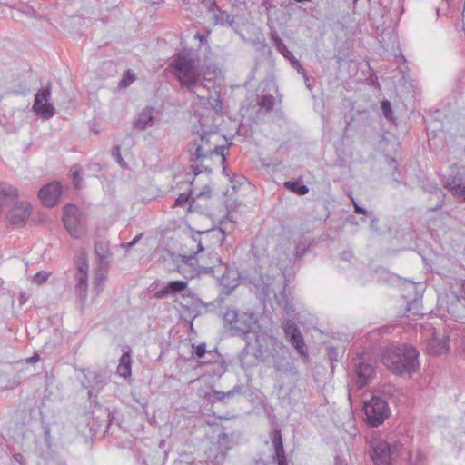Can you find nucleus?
Wrapping results in <instances>:
<instances>
[{"instance_id":"f257e3e1","label":"nucleus","mask_w":465,"mask_h":465,"mask_svg":"<svg viewBox=\"0 0 465 465\" xmlns=\"http://www.w3.org/2000/svg\"><path fill=\"white\" fill-rule=\"evenodd\" d=\"M223 323L231 335L240 336L245 341L244 351L256 360L272 364L280 372L292 371L294 367L288 360V348L261 328L255 313L227 309Z\"/></svg>"},{"instance_id":"f03ea898","label":"nucleus","mask_w":465,"mask_h":465,"mask_svg":"<svg viewBox=\"0 0 465 465\" xmlns=\"http://www.w3.org/2000/svg\"><path fill=\"white\" fill-rule=\"evenodd\" d=\"M168 68L182 87H186L200 100H214L219 103V92L203 85L201 81H212L220 74L216 66H208L204 70L199 54L193 50L184 49L173 55Z\"/></svg>"},{"instance_id":"7ed1b4c3","label":"nucleus","mask_w":465,"mask_h":465,"mask_svg":"<svg viewBox=\"0 0 465 465\" xmlns=\"http://www.w3.org/2000/svg\"><path fill=\"white\" fill-rule=\"evenodd\" d=\"M419 351L412 346H391L381 357L382 364L393 374L404 375L416 372L420 367Z\"/></svg>"},{"instance_id":"20e7f679","label":"nucleus","mask_w":465,"mask_h":465,"mask_svg":"<svg viewBox=\"0 0 465 465\" xmlns=\"http://www.w3.org/2000/svg\"><path fill=\"white\" fill-rule=\"evenodd\" d=\"M199 126L193 130L194 138L188 144V152L192 161H202L213 153L220 155L225 160L224 152L228 149L226 145H217L221 135L213 130H205L203 124L199 121Z\"/></svg>"},{"instance_id":"39448f33","label":"nucleus","mask_w":465,"mask_h":465,"mask_svg":"<svg viewBox=\"0 0 465 465\" xmlns=\"http://www.w3.org/2000/svg\"><path fill=\"white\" fill-rule=\"evenodd\" d=\"M408 439L389 443L381 437H374L369 441L370 457L374 465H391L394 457L399 456L405 449Z\"/></svg>"},{"instance_id":"423d86ee","label":"nucleus","mask_w":465,"mask_h":465,"mask_svg":"<svg viewBox=\"0 0 465 465\" xmlns=\"http://www.w3.org/2000/svg\"><path fill=\"white\" fill-rule=\"evenodd\" d=\"M363 411L364 420L371 427L381 425L391 413L388 403L378 396H372L369 401H365Z\"/></svg>"},{"instance_id":"0eeeda50","label":"nucleus","mask_w":465,"mask_h":465,"mask_svg":"<svg viewBox=\"0 0 465 465\" xmlns=\"http://www.w3.org/2000/svg\"><path fill=\"white\" fill-rule=\"evenodd\" d=\"M63 222L65 229L74 238H81L85 232V226L82 222L79 209L74 204H67L64 208Z\"/></svg>"},{"instance_id":"6e6552de","label":"nucleus","mask_w":465,"mask_h":465,"mask_svg":"<svg viewBox=\"0 0 465 465\" xmlns=\"http://www.w3.org/2000/svg\"><path fill=\"white\" fill-rule=\"evenodd\" d=\"M89 266L85 252L81 253L77 259V272L74 275V292L82 303H84L88 292Z\"/></svg>"},{"instance_id":"1a4fd4ad","label":"nucleus","mask_w":465,"mask_h":465,"mask_svg":"<svg viewBox=\"0 0 465 465\" xmlns=\"http://www.w3.org/2000/svg\"><path fill=\"white\" fill-rule=\"evenodd\" d=\"M282 328L286 338L292 347L297 351L303 361H307L309 360L307 345L297 325L289 319L283 322Z\"/></svg>"},{"instance_id":"9d476101","label":"nucleus","mask_w":465,"mask_h":465,"mask_svg":"<svg viewBox=\"0 0 465 465\" xmlns=\"http://www.w3.org/2000/svg\"><path fill=\"white\" fill-rule=\"evenodd\" d=\"M51 98V87L47 85L42 89H40L35 97V102L33 105L34 111L36 114L40 115L44 119H50L55 114V109L54 105L49 103Z\"/></svg>"},{"instance_id":"9b49d317","label":"nucleus","mask_w":465,"mask_h":465,"mask_svg":"<svg viewBox=\"0 0 465 465\" xmlns=\"http://www.w3.org/2000/svg\"><path fill=\"white\" fill-rule=\"evenodd\" d=\"M161 112L153 106H145L137 113L134 128L139 131H144L148 128L156 126L160 122Z\"/></svg>"},{"instance_id":"f8f14e48","label":"nucleus","mask_w":465,"mask_h":465,"mask_svg":"<svg viewBox=\"0 0 465 465\" xmlns=\"http://www.w3.org/2000/svg\"><path fill=\"white\" fill-rule=\"evenodd\" d=\"M32 214V205L27 201H16L7 213L12 225L24 226Z\"/></svg>"},{"instance_id":"ddd939ff","label":"nucleus","mask_w":465,"mask_h":465,"mask_svg":"<svg viewBox=\"0 0 465 465\" xmlns=\"http://www.w3.org/2000/svg\"><path fill=\"white\" fill-rule=\"evenodd\" d=\"M225 239V232L223 229H213L206 232H198L193 234L190 240L192 245H195L197 252H203L207 247L204 246L206 241L212 240L213 243L221 245Z\"/></svg>"},{"instance_id":"4468645a","label":"nucleus","mask_w":465,"mask_h":465,"mask_svg":"<svg viewBox=\"0 0 465 465\" xmlns=\"http://www.w3.org/2000/svg\"><path fill=\"white\" fill-rule=\"evenodd\" d=\"M62 193V187L59 183H51L42 187L39 191V198L44 205L54 206Z\"/></svg>"},{"instance_id":"2eb2a0df","label":"nucleus","mask_w":465,"mask_h":465,"mask_svg":"<svg viewBox=\"0 0 465 465\" xmlns=\"http://www.w3.org/2000/svg\"><path fill=\"white\" fill-rule=\"evenodd\" d=\"M86 382H83V385L88 389V397L92 399L96 397L98 392L106 384V379L104 374L97 371H89L85 374Z\"/></svg>"},{"instance_id":"dca6fc26","label":"nucleus","mask_w":465,"mask_h":465,"mask_svg":"<svg viewBox=\"0 0 465 465\" xmlns=\"http://www.w3.org/2000/svg\"><path fill=\"white\" fill-rule=\"evenodd\" d=\"M240 274L234 268L226 265L225 272L219 280L220 285L223 288V292L229 294L240 283Z\"/></svg>"},{"instance_id":"f3484780","label":"nucleus","mask_w":465,"mask_h":465,"mask_svg":"<svg viewBox=\"0 0 465 465\" xmlns=\"http://www.w3.org/2000/svg\"><path fill=\"white\" fill-rule=\"evenodd\" d=\"M183 293L184 296L189 293L188 283L185 281H170L165 287L157 291L154 297L163 299L170 294Z\"/></svg>"},{"instance_id":"a211bd4d","label":"nucleus","mask_w":465,"mask_h":465,"mask_svg":"<svg viewBox=\"0 0 465 465\" xmlns=\"http://www.w3.org/2000/svg\"><path fill=\"white\" fill-rule=\"evenodd\" d=\"M407 287L410 291H413L415 292V297L413 302L407 304V312L413 315H422L421 312V297L423 292V286L421 283H416L413 282H409Z\"/></svg>"},{"instance_id":"6ab92c4d","label":"nucleus","mask_w":465,"mask_h":465,"mask_svg":"<svg viewBox=\"0 0 465 465\" xmlns=\"http://www.w3.org/2000/svg\"><path fill=\"white\" fill-rule=\"evenodd\" d=\"M232 438L226 433L219 434L217 440L218 452L213 457V460L212 461L213 465H221V463L224 460L227 452L232 449Z\"/></svg>"},{"instance_id":"aec40b11","label":"nucleus","mask_w":465,"mask_h":465,"mask_svg":"<svg viewBox=\"0 0 465 465\" xmlns=\"http://www.w3.org/2000/svg\"><path fill=\"white\" fill-rule=\"evenodd\" d=\"M356 384L358 388L365 386L374 375V367L367 362L360 361L355 365Z\"/></svg>"},{"instance_id":"412c9836","label":"nucleus","mask_w":465,"mask_h":465,"mask_svg":"<svg viewBox=\"0 0 465 465\" xmlns=\"http://www.w3.org/2000/svg\"><path fill=\"white\" fill-rule=\"evenodd\" d=\"M274 279L269 276H261L260 279L253 282V285L262 295L264 301L271 300L272 297L276 298Z\"/></svg>"},{"instance_id":"4be33fe9","label":"nucleus","mask_w":465,"mask_h":465,"mask_svg":"<svg viewBox=\"0 0 465 465\" xmlns=\"http://www.w3.org/2000/svg\"><path fill=\"white\" fill-rule=\"evenodd\" d=\"M449 351V341L445 338L433 337L427 345V352L431 355L446 353Z\"/></svg>"},{"instance_id":"5701e85b","label":"nucleus","mask_w":465,"mask_h":465,"mask_svg":"<svg viewBox=\"0 0 465 465\" xmlns=\"http://www.w3.org/2000/svg\"><path fill=\"white\" fill-rule=\"evenodd\" d=\"M272 442L275 450L274 459L277 460L278 465H288L280 430L273 432Z\"/></svg>"},{"instance_id":"b1692460","label":"nucleus","mask_w":465,"mask_h":465,"mask_svg":"<svg viewBox=\"0 0 465 465\" xmlns=\"http://www.w3.org/2000/svg\"><path fill=\"white\" fill-rule=\"evenodd\" d=\"M445 187L465 202V183L460 177L448 179Z\"/></svg>"},{"instance_id":"393cba45","label":"nucleus","mask_w":465,"mask_h":465,"mask_svg":"<svg viewBox=\"0 0 465 465\" xmlns=\"http://www.w3.org/2000/svg\"><path fill=\"white\" fill-rule=\"evenodd\" d=\"M116 373L124 379L131 377L132 374V359L130 352L122 354L119 364L117 366Z\"/></svg>"},{"instance_id":"a878e982","label":"nucleus","mask_w":465,"mask_h":465,"mask_svg":"<svg viewBox=\"0 0 465 465\" xmlns=\"http://www.w3.org/2000/svg\"><path fill=\"white\" fill-rule=\"evenodd\" d=\"M18 197V189L12 184L0 182V204Z\"/></svg>"},{"instance_id":"bb28decb","label":"nucleus","mask_w":465,"mask_h":465,"mask_svg":"<svg viewBox=\"0 0 465 465\" xmlns=\"http://www.w3.org/2000/svg\"><path fill=\"white\" fill-rule=\"evenodd\" d=\"M425 458L424 453L420 449H416L408 452L407 461L410 465H422Z\"/></svg>"},{"instance_id":"cd10ccee","label":"nucleus","mask_w":465,"mask_h":465,"mask_svg":"<svg viewBox=\"0 0 465 465\" xmlns=\"http://www.w3.org/2000/svg\"><path fill=\"white\" fill-rule=\"evenodd\" d=\"M283 184L284 187L297 193L298 195H304L309 192V188L304 184H301L299 182L287 181L284 182Z\"/></svg>"},{"instance_id":"c85d7f7f","label":"nucleus","mask_w":465,"mask_h":465,"mask_svg":"<svg viewBox=\"0 0 465 465\" xmlns=\"http://www.w3.org/2000/svg\"><path fill=\"white\" fill-rule=\"evenodd\" d=\"M309 246L310 242H308V240L302 237L300 238L295 245V256L297 258L302 257L305 254Z\"/></svg>"},{"instance_id":"c756f323","label":"nucleus","mask_w":465,"mask_h":465,"mask_svg":"<svg viewBox=\"0 0 465 465\" xmlns=\"http://www.w3.org/2000/svg\"><path fill=\"white\" fill-rule=\"evenodd\" d=\"M106 279V272L103 269H99L95 272L94 278V288L96 289L97 294H99L103 290V282Z\"/></svg>"},{"instance_id":"7c9ffc66","label":"nucleus","mask_w":465,"mask_h":465,"mask_svg":"<svg viewBox=\"0 0 465 465\" xmlns=\"http://www.w3.org/2000/svg\"><path fill=\"white\" fill-rule=\"evenodd\" d=\"M136 79L135 74L131 71L127 70L121 81L119 82L120 88H125L131 85Z\"/></svg>"},{"instance_id":"2f4dec72","label":"nucleus","mask_w":465,"mask_h":465,"mask_svg":"<svg viewBox=\"0 0 465 465\" xmlns=\"http://www.w3.org/2000/svg\"><path fill=\"white\" fill-rule=\"evenodd\" d=\"M275 45L277 47V50L285 57H292V52L287 48V46L284 45L282 39L280 38H274Z\"/></svg>"},{"instance_id":"473e14b6","label":"nucleus","mask_w":465,"mask_h":465,"mask_svg":"<svg viewBox=\"0 0 465 465\" xmlns=\"http://www.w3.org/2000/svg\"><path fill=\"white\" fill-rule=\"evenodd\" d=\"M381 109L386 119H388L389 121H393V112L391 109V103L389 101H382L381 104Z\"/></svg>"},{"instance_id":"72a5a7b5","label":"nucleus","mask_w":465,"mask_h":465,"mask_svg":"<svg viewBox=\"0 0 465 465\" xmlns=\"http://www.w3.org/2000/svg\"><path fill=\"white\" fill-rule=\"evenodd\" d=\"M193 352L192 356L196 358H203L205 355L206 352V346L205 343H200V344H192Z\"/></svg>"},{"instance_id":"f704fd0d","label":"nucleus","mask_w":465,"mask_h":465,"mask_svg":"<svg viewBox=\"0 0 465 465\" xmlns=\"http://www.w3.org/2000/svg\"><path fill=\"white\" fill-rule=\"evenodd\" d=\"M259 105L266 110H271L274 106V97L272 95H263L259 102Z\"/></svg>"},{"instance_id":"c9c22d12","label":"nucleus","mask_w":465,"mask_h":465,"mask_svg":"<svg viewBox=\"0 0 465 465\" xmlns=\"http://www.w3.org/2000/svg\"><path fill=\"white\" fill-rule=\"evenodd\" d=\"M49 275H50L49 272H47L45 271H41L33 276L32 281L34 283L40 285L47 281Z\"/></svg>"},{"instance_id":"e433bc0d","label":"nucleus","mask_w":465,"mask_h":465,"mask_svg":"<svg viewBox=\"0 0 465 465\" xmlns=\"http://www.w3.org/2000/svg\"><path fill=\"white\" fill-rule=\"evenodd\" d=\"M71 176L74 180V187L80 188V178H79V168L77 166H74L71 170Z\"/></svg>"},{"instance_id":"4c0bfd02","label":"nucleus","mask_w":465,"mask_h":465,"mask_svg":"<svg viewBox=\"0 0 465 465\" xmlns=\"http://www.w3.org/2000/svg\"><path fill=\"white\" fill-rule=\"evenodd\" d=\"M288 60L290 61L291 64L292 65L293 68H295L300 74H304V69L302 68V64H300V62L294 57V55L292 54V57H289Z\"/></svg>"},{"instance_id":"58836bf2","label":"nucleus","mask_w":465,"mask_h":465,"mask_svg":"<svg viewBox=\"0 0 465 465\" xmlns=\"http://www.w3.org/2000/svg\"><path fill=\"white\" fill-rule=\"evenodd\" d=\"M189 201V195L186 193H181L175 200V203L178 206H183Z\"/></svg>"},{"instance_id":"ea45409f","label":"nucleus","mask_w":465,"mask_h":465,"mask_svg":"<svg viewBox=\"0 0 465 465\" xmlns=\"http://www.w3.org/2000/svg\"><path fill=\"white\" fill-rule=\"evenodd\" d=\"M113 155L114 157H115L119 163V164L122 166V167H125V163L124 161L123 160V158L121 157V154H120V148L119 147H116L113 150Z\"/></svg>"},{"instance_id":"a19ab883","label":"nucleus","mask_w":465,"mask_h":465,"mask_svg":"<svg viewBox=\"0 0 465 465\" xmlns=\"http://www.w3.org/2000/svg\"><path fill=\"white\" fill-rule=\"evenodd\" d=\"M113 155L114 157H115L119 163V164L122 166V167H125V163L124 161L123 160V158L121 157V154H120V148L119 147H116L113 150Z\"/></svg>"},{"instance_id":"79ce46f5","label":"nucleus","mask_w":465,"mask_h":465,"mask_svg":"<svg viewBox=\"0 0 465 465\" xmlns=\"http://www.w3.org/2000/svg\"><path fill=\"white\" fill-rule=\"evenodd\" d=\"M113 155L114 157H115L119 163V164L122 166V167H125V163L124 161L123 160V158L121 157V154H120V148L119 147H116L113 150Z\"/></svg>"},{"instance_id":"37998d69","label":"nucleus","mask_w":465,"mask_h":465,"mask_svg":"<svg viewBox=\"0 0 465 465\" xmlns=\"http://www.w3.org/2000/svg\"><path fill=\"white\" fill-rule=\"evenodd\" d=\"M284 311H285L287 316L291 317L292 319L298 320V315L294 312L293 310H291L287 302H285V304H284Z\"/></svg>"},{"instance_id":"c03bdc74","label":"nucleus","mask_w":465,"mask_h":465,"mask_svg":"<svg viewBox=\"0 0 465 465\" xmlns=\"http://www.w3.org/2000/svg\"><path fill=\"white\" fill-rule=\"evenodd\" d=\"M351 201L353 203V205H354V208H355V212L358 213L365 214L366 213V210L364 208L361 207L352 197H351Z\"/></svg>"},{"instance_id":"a18cd8bd","label":"nucleus","mask_w":465,"mask_h":465,"mask_svg":"<svg viewBox=\"0 0 465 465\" xmlns=\"http://www.w3.org/2000/svg\"><path fill=\"white\" fill-rule=\"evenodd\" d=\"M14 460L21 464V465H25V457L21 454V453H15L14 455Z\"/></svg>"},{"instance_id":"49530a36","label":"nucleus","mask_w":465,"mask_h":465,"mask_svg":"<svg viewBox=\"0 0 465 465\" xmlns=\"http://www.w3.org/2000/svg\"><path fill=\"white\" fill-rule=\"evenodd\" d=\"M225 23H226L229 26H232V25H233V23H234V18H233V16H232V15H226Z\"/></svg>"},{"instance_id":"de8ad7c7","label":"nucleus","mask_w":465,"mask_h":465,"mask_svg":"<svg viewBox=\"0 0 465 465\" xmlns=\"http://www.w3.org/2000/svg\"><path fill=\"white\" fill-rule=\"evenodd\" d=\"M202 1V4L208 6L209 8H211L213 5H215V1L214 0H201Z\"/></svg>"},{"instance_id":"09e8293b","label":"nucleus","mask_w":465,"mask_h":465,"mask_svg":"<svg viewBox=\"0 0 465 465\" xmlns=\"http://www.w3.org/2000/svg\"><path fill=\"white\" fill-rule=\"evenodd\" d=\"M352 254L351 252H343L341 254V259L344 261H349L351 258Z\"/></svg>"},{"instance_id":"8fccbe9b","label":"nucleus","mask_w":465,"mask_h":465,"mask_svg":"<svg viewBox=\"0 0 465 465\" xmlns=\"http://www.w3.org/2000/svg\"><path fill=\"white\" fill-rule=\"evenodd\" d=\"M195 38L199 39V41H200L201 43H203L204 41H206L207 35H200V34H196V35H195Z\"/></svg>"},{"instance_id":"3c124183","label":"nucleus","mask_w":465,"mask_h":465,"mask_svg":"<svg viewBox=\"0 0 465 465\" xmlns=\"http://www.w3.org/2000/svg\"><path fill=\"white\" fill-rule=\"evenodd\" d=\"M230 181H231V183H232V188H233V189H236V188H237V186H238L239 184H241V183H240V182H237V181H236V177H232V178H231V180H230Z\"/></svg>"},{"instance_id":"603ef678","label":"nucleus","mask_w":465,"mask_h":465,"mask_svg":"<svg viewBox=\"0 0 465 465\" xmlns=\"http://www.w3.org/2000/svg\"><path fill=\"white\" fill-rule=\"evenodd\" d=\"M142 236H143V234H142V233H140V234L136 235V236L132 240V242H134V245H135V244L138 242V241L142 238Z\"/></svg>"},{"instance_id":"864d4df0","label":"nucleus","mask_w":465,"mask_h":465,"mask_svg":"<svg viewBox=\"0 0 465 465\" xmlns=\"http://www.w3.org/2000/svg\"><path fill=\"white\" fill-rule=\"evenodd\" d=\"M351 428H352V432L351 433V437L354 438L357 435L358 430L353 424H351Z\"/></svg>"},{"instance_id":"5fc2aeb1","label":"nucleus","mask_w":465,"mask_h":465,"mask_svg":"<svg viewBox=\"0 0 465 465\" xmlns=\"http://www.w3.org/2000/svg\"><path fill=\"white\" fill-rule=\"evenodd\" d=\"M133 246H134V242H132V241H131V242H127V243H125V244H124V247L126 250H130Z\"/></svg>"},{"instance_id":"6e6d98bb","label":"nucleus","mask_w":465,"mask_h":465,"mask_svg":"<svg viewBox=\"0 0 465 465\" xmlns=\"http://www.w3.org/2000/svg\"><path fill=\"white\" fill-rule=\"evenodd\" d=\"M39 359V356L37 354H35L34 356H32L30 359H29V361L30 362H35L37 361Z\"/></svg>"},{"instance_id":"4d7b16f0","label":"nucleus","mask_w":465,"mask_h":465,"mask_svg":"<svg viewBox=\"0 0 465 465\" xmlns=\"http://www.w3.org/2000/svg\"><path fill=\"white\" fill-rule=\"evenodd\" d=\"M213 259H214L213 263H221V258L217 254L213 255Z\"/></svg>"},{"instance_id":"13d9d810","label":"nucleus","mask_w":465,"mask_h":465,"mask_svg":"<svg viewBox=\"0 0 465 465\" xmlns=\"http://www.w3.org/2000/svg\"><path fill=\"white\" fill-rule=\"evenodd\" d=\"M192 168L194 169L195 174H198V173H200L202 172V170L198 166L192 165Z\"/></svg>"},{"instance_id":"bf43d9fd","label":"nucleus","mask_w":465,"mask_h":465,"mask_svg":"<svg viewBox=\"0 0 465 465\" xmlns=\"http://www.w3.org/2000/svg\"><path fill=\"white\" fill-rule=\"evenodd\" d=\"M376 224H377V219H376V218H374V219L371 221V226L372 228H376Z\"/></svg>"},{"instance_id":"052dcab7","label":"nucleus","mask_w":465,"mask_h":465,"mask_svg":"<svg viewBox=\"0 0 465 465\" xmlns=\"http://www.w3.org/2000/svg\"><path fill=\"white\" fill-rule=\"evenodd\" d=\"M460 294L465 297V284L461 287Z\"/></svg>"},{"instance_id":"680f3d73","label":"nucleus","mask_w":465,"mask_h":465,"mask_svg":"<svg viewBox=\"0 0 465 465\" xmlns=\"http://www.w3.org/2000/svg\"><path fill=\"white\" fill-rule=\"evenodd\" d=\"M198 252H197V251H196V252H194V255H193V256H188V257H187V255H184V258H187L188 260H192L193 258H194V256H195Z\"/></svg>"},{"instance_id":"e2e57ef3","label":"nucleus","mask_w":465,"mask_h":465,"mask_svg":"<svg viewBox=\"0 0 465 465\" xmlns=\"http://www.w3.org/2000/svg\"><path fill=\"white\" fill-rule=\"evenodd\" d=\"M442 203H443V201L440 200V203L436 206V208H434V210L440 209L442 205Z\"/></svg>"},{"instance_id":"0e129e2a","label":"nucleus","mask_w":465,"mask_h":465,"mask_svg":"<svg viewBox=\"0 0 465 465\" xmlns=\"http://www.w3.org/2000/svg\"><path fill=\"white\" fill-rule=\"evenodd\" d=\"M436 194H437L439 199L442 197V193L441 192H439V193H436Z\"/></svg>"},{"instance_id":"69168bd1","label":"nucleus","mask_w":465,"mask_h":465,"mask_svg":"<svg viewBox=\"0 0 465 465\" xmlns=\"http://www.w3.org/2000/svg\"><path fill=\"white\" fill-rule=\"evenodd\" d=\"M390 163H395V159L391 158V159H390Z\"/></svg>"}]
</instances>
